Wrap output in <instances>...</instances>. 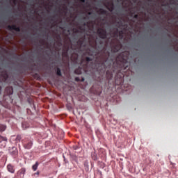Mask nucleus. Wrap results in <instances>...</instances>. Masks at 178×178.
Listing matches in <instances>:
<instances>
[{"mask_svg":"<svg viewBox=\"0 0 178 178\" xmlns=\"http://www.w3.org/2000/svg\"><path fill=\"white\" fill-rule=\"evenodd\" d=\"M97 33L101 39L95 40L89 37L86 42V36H83L77 41L76 49H88L89 56H97L101 54L97 57V60L102 70L105 72L106 69H109L106 72L107 80H112L115 76V84L120 86L123 83V73L130 66L129 51H123L118 56L116 54L123 47L118 38L123 40L124 32L117 28L114 31L108 33L105 29L99 28Z\"/></svg>","mask_w":178,"mask_h":178,"instance_id":"1","label":"nucleus"},{"mask_svg":"<svg viewBox=\"0 0 178 178\" xmlns=\"http://www.w3.org/2000/svg\"><path fill=\"white\" fill-rule=\"evenodd\" d=\"M86 62V64L83 65V67H79L77 69L75 70L74 74H81L82 73H88V63L92 62V58L90 57H86V59H82L81 62V65H83Z\"/></svg>","mask_w":178,"mask_h":178,"instance_id":"2","label":"nucleus"},{"mask_svg":"<svg viewBox=\"0 0 178 178\" xmlns=\"http://www.w3.org/2000/svg\"><path fill=\"white\" fill-rule=\"evenodd\" d=\"M22 145L25 149H30L33 147V140H31V139L25 138L22 140Z\"/></svg>","mask_w":178,"mask_h":178,"instance_id":"3","label":"nucleus"},{"mask_svg":"<svg viewBox=\"0 0 178 178\" xmlns=\"http://www.w3.org/2000/svg\"><path fill=\"white\" fill-rule=\"evenodd\" d=\"M1 79L3 83H10L9 75L7 71H3L1 74Z\"/></svg>","mask_w":178,"mask_h":178,"instance_id":"4","label":"nucleus"},{"mask_svg":"<svg viewBox=\"0 0 178 178\" xmlns=\"http://www.w3.org/2000/svg\"><path fill=\"white\" fill-rule=\"evenodd\" d=\"M24 175H26V168H22L17 171L16 178H24Z\"/></svg>","mask_w":178,"mask_h":178,"instance_id":"5","label":"nucleus"},{"mask_svg":"<svg viewBox=\"0 0 178 178\" xmlns=\"http://www.w3.org/2000/svg\"><path fill=\"white\" fill-rule=\"evenodd\" d=\"M8 29L10 31L15 30V31L20 33V27L17 26L15 24H14V25H8Z\"/></svg>","mask_w":178,"mask_h":178,"instance_id":"6","label":"nucleus"},{"mask_svg":"<svg viewBox=\"0 0 178 178\" xmlns=\"http://www.w3.org/2000/svg\"><path fill=\"white\" fill-rule=\"evenodd\" d=\"M7 170L10 173H12V174L15 173V166H13V165L12 164L7 165Z\"/></svg>","mask_w":178,"mask_h":178,"instance_id":"7","label":"nucleus"},{"mask_svg":"<svg viewBox=\"0 0 178 178\" xmlns=\"http://www.w3.org/2000/svg\"><path fill=\"white\" fill-rule=\"evenodd\" d=\"M10 154L11 155H13V156H16V155H17V154H19V152L17 151V148L13 147L11 149H10Z\"/></svg>","mask_w":178,"mask_h":178,"instance_id":"8","label":"nucleus"},{"mask_svg":"<svg viewBox=\"0 0 178 178\" xmlns=\"http://www.w3.org/2000/svg\"><path fill=\"white\" fill-rule=\"evenodd\" d=\"M6 94H7V95H12V94H13V88L12 86L6 88Z\"/></svg>","mask_w":178,"mask_h":178,"instance_id":"9","label":"nucleus"},{"mask_svg":"<svg viewBox=\"0 0 178 178\" xmlns=\"http://www.w3.org/2000/svg\"><path fill=\"white\" fill-rule=\"evenodd\" d=\"M71 59L73 62H77V59H79V55L77 54H72L71 55Z\"/></svg>","mask_w":178,"mask_h":178,"instance_id":"10","label":"nucleus"},{"mask_svg":"<svg viewBox=\"0 0 178 178\" xmlns=\"http://www.w3.org/2000/svg\"><path fill=\"white\" fill-rule=\"evenodd\" d=\"M98 13H99V15H108V11L104 8H100L98 10Z\"/></svg>","mask_w":178,"mask_h":178,"instance_id":"11","label":"nucleus"},{"mask_svg":"<svg viewBox=\"0 0 178 178\" xmlns=\"http://www.w3.org/2000/svg\"><path fill=\"white\" fill-rule=\"evenodd\" d=\"M56 73L57 76H58L59 77L62 76V70H60V68L57 67L56 69Z\"/></svg>","mask_w":178,"mask_h":178,"instance_id":"12","label":"nucleus"},{"mask_svg":"<svg viewBox=\"0 0 178 178\" xmlns=\"http://www.w3.org/2000/svg\"><path fill=\"white\" fill-rule=\"evenodd\" d=\"M40 165V163H38V161H36L35 165H33L32 166V169L34 172H35V170H37V169H38V165Z\"/></svg>","mask_w":178,"mask_h":178,"instance_id":"13","label":"nucleus"},{"mask_svg":"<svg viewBox=\"0 0 178 178\" xmlns=\"http://www.w3.org/2000/svg\"><path fill=\"white\" fill-rule=\"evenodd\" d=\"M6 130V126L1 124L0 125V133H3V131H5Z\"/></svg>","mask_w":178,"mask_h":178,"instance_id":"14","label":"nucleus"},{"mask_svg":"<svg viewBox=\"0 0 178 178\" xmlns=\"http://www.w3.org/2000/svg\"><path fill=\"white\" fill-rule=\"evenodd\" d=\"M69 49H67L66 51H63V56L64 58H69V54L67 53V51H68Z\"/></svg>","mask_w":178,"mask_h":178,"instance_id":"15","label":"nucleus"},{"mask_svg":"<svg viewBox=\"0 0 178 178\" xmlns=\"http://www.w3.org/2000/svg\"><path fill=\"white\" fill-rule=\"evenodd\" d=\"M2 141H8V138L0 135V143H2Z\"/></svg>","mask_w":178,"mask_h":178,"instance_id":"16","label":"nucleus"},{"mask_svg":"<svg viewBox=\"0 0 178 178\" xmlns=\"http://www.w3.org/2000/svg\"><path fill=\"white\" fill-rule=\"evenodd\" d=\"M21 140H22V136H20V135L17 136V137L15 138V141L17 143H20Z\"/></svg>","mask_w":178,"mask_h":178,"instance_id":"17","label":"nucleus"},{"mask_svg":"<svg viewBox=\"0 0 178 178\" xmlns=\"http://www.w3.org/2000/svg\"><path fill=\"white\" fill-rule=\"evenodd\" d=\"M92 159H93V161H97V154H95V153L92 154Z\"/></svg>","mask_w":178,"mask_h":178,"instance_id":"18","label":"nucleus"},{"mask_svg":"<svg viewBox=\"0 0 178 178\" xmlns=\"http://www.w3.org/2000/svg\"><path fill=\"white\" fill-rule=\"evenodd\" d=\"M84 78H81V79L79 77H76L75 81H84Z\"/></svg>","mask_w":178,"mask_h":178,"instance_id":"19","label":"nucleus"},{"mask_svg":"<svg viewBox=\"0 0 178 178\" xmlns=\"http://www.w3.org/2000/svg\"><path fill=\"white\" fill-rule=\"evenodd\" d=\"M107 9H108V10H109L110 12H113V3H111V8L107 7Z\"/></svg>","mask_w":178,"mask_h":178,"instance_id":"20","label":"nucleus"},{"mask_svg":"<svg viewBox=\"0 0 178 178\" xmlns=\"http://www.w3.org/2000/svg\"><path fill=\"white\" fill-rule=\"evenodd\" d=\"M90 22H84L83 26L88 27Z\"/></svg>","mask_w":178,"mask_h":178,"instance_id":"21","label":"nucleus"},{"mask_svg":"<svg viewBox=\"0 0 178 178\" xmlns=\"http://www.w3.org/2000/svg\"><path fill=\"white\" fill-rule=\"evenodd\" d=\"M134 19H138V14H136L134 15Z\"/></svg>","mask_w":178,"mask_h":178,"instance_id":"22","label":"nucleus"},{"mask_svg":"<svg viewBox=\"0 0 178 178\" xmlns=\"http://www.w3.org/2000/svg\"><path fill=\"white\" fill-rule=\"evenodd\" d=\"M79 30H82L83 31H86V29L84 28H83V26H80Z\"/></svg>","mask_w":178,"mask_h":178,"instance_id":"23","label":"nucleus"},{"mask_svg":"<svg viewBox=\"0 0 178 178\" xmlns=\"http://www.w3.org/2000/svg\"><path fill=\"white\" fill-rule=\"evenodd\" d=\"M101 92H102V91H101V90H100L99 92H96V94H97V95H101Z\"/></svg>","mask_w":178,"mask_h":178,"instance_id":"24","label":"nucleus"},{"mask_svg":"<svg viewBox=\"0 0 178 178\" xmlns=\"http://www.w3.org/2000/svg\"><path fill=\"white\" fill-rule=\"evenodd\" d=\"M80 2H81L82 3H86V0H80Z\"/></svg>","mask_w":178,"mask_h":178,"instance_id":"25","label":"nucleus"},{"mask_svg":"<svg viewBox=\"0 0 178 178\" xmlns=\"http://www.w3.org/2000/svg\"><path fill=\"white\" fill-rule=\"evenodd\" d=\"M34 175H36L39 176V175H40V171H37V172L35 173Z\"/></svg>","mask_w":178,"mask_h":178,"instance_id":"26","label":"nucleus"},{"mask_svg":"<svg viewBox=\"0 0 178 178\" xmlns=\"http://www.w3.org/2000/svg\"><path fill=\"white\" fill-rule=\"evenodd\" d=\"M75 33H80V31L79 29H76Z\"/></svg>","mask_w":178,"mask_h":178,"instance_id":"27","label":"nucleus"},{"mask_svg":"<svg viewBox=\"0 0 178 178\" xmlns=\"http://www.w3.org/2000/svg\"><path fill=\"white\" fill-rule=\"evenodd\" d=\"M88 15H92V13L89 12V13H88Z\"/></svg>","mask_w":178,"mask_h":178,"instance_id":"28","label":"nucleus"},{"mask_svg":"<svg viewBox=\"0 0 178 178\" xmlns=\"http://www.w3.org/2000/svg\"><path fill=\"white\" fill-rule=\"evenodd\" d=\"M1 91H2V87L0 86V94H1Z\"/></svg>","mask_w":178,"mask_h":178,"instance_id":"29","label":"nucleus"},{"mask_svg":"<svg viewBox=\"0 0 178 178\" xmlns=\"http://www.w3.org/2000/svg\"><path fill=\"white\" fill-rule=\"evenodd\" d=\"M86 19H87V17H83V19H84V20H86Z\"/></svg>","mask_w":178,"mask_h":178,"instance_id":"30","label":"nucleus"},{"mask_svg":"<svg viewBox=\"0 0 178 178\" xmlns=\"http://www.w3.org/2000/svg\"><path fill=\"white\" fill-rule=\"evenodd\" d=\"M51 22H54V18H52V19H51Z\"/></svg>","mask_w":178,"mask_h":178,"instance_id":"31","label":"nucleus"},{"mask_svg":"<svg viewBox=\"0 0 178 178\" xmlns=\"http://www.w3.org/2000/svg\"><path fill=\"white\" fill-rule=\"evenodd\" d=\"M15 2H16V0H14V3H15Z\"/></svg>","mask_w":178,"mask_h":178,"instance_id":"32","label":"nucleus"},{"mask_svg":"<svg viewBox=\"0 0 178 178\" xmlns=\"http://www.w3.org/2000/svg\"><path fill=\"white\" fill-rule=\"evenodd\" d=\"M60 45H62V42H60Z\"/></svg>","mask_w":178,"mask_h":178,"instance_id":"33","label":"nucleus"}]
</instances>
